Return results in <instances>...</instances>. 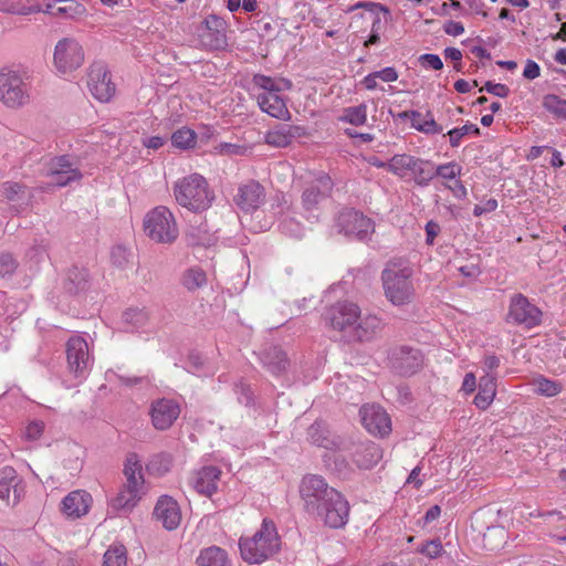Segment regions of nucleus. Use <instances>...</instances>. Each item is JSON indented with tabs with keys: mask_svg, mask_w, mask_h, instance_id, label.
Segmentation results:
<instances>
[{
	"mask_svg": "<svg viewBox=\"0 0 566 566\" xmlns=\"http://www.w3.org/2000/svg\"><path fill=\"white\" fill-rule=\"evenodd\" d=\"M469 134L480 135V128L474 124H467L462 127L449 130L448 135L450 137V145L452 147H458L461 144L462 137Z\"/></svg>",
	"mask_w": 566,
	"mask_h": 566,
	"instance_id": "obj_49",
	"label": "nucleus"
},
{
	"mask_svg": "<svg viewBox=\"0 0 566 566\" xmlns=\"http://www.w3.org/2000/svg\"><path fill=\"white\" fill-rule=\"evenodd\" d=\"M436 177L455 179L461 174V167L455 163H448L434 167Z\"/></svg>",
	"mask_w": 566,
	"mask_h": 566,
	"instance_id": "obj_50",
	"label": "nucleus"
},
{
	"mask_svg": "<svg viewBox=\"0 0 566 566\" xmlns=\"http://www.w3.org/2000/svg\"><path fill=\"white\" fill-rule=\"evenodd\" d=\"M390 361L397 373L408 376L415 374L421 367L423 359L418 349L401 346L394 349Z\"/></svg>",
	"mask_w": 566,
	"mask_h": 566,
	"instance_id": "obj_22",
	"label": "nucleus"
},
{
	"mask_svg": "<svg viewBox=\"0 0 566 566\" xmlns=\"http://www.w3.org/2000/svg\"><path fill=\"white\" fill-rule=\"evenodd\" d=\"M483 369L485 370V375H492V371L500 366V358L495 355H488L484 358Z\"/></svg>",
	"mask_w": 566,
	"mask_h": 566,
	"instance_id": "obj_63",
	"label": "nucleus"
},
{
	"mask_svg": "<svg viewBox=\"0 0 566 566\" xmlns=\"http://www.w3.org/2000/svg\"><path fill=\"white\" fill-rule=\"evenodd\" d=\"M0 191L9 201H22L23 203H28L31 198L28 187L20 182L6 181L1 185Z\"/></svg>",
	"mask_w": 566,
	"mask_h": 566,
	"instance_id": "obj_38",
	"label": "nucleus"
},
{
	"mask_svg": "<svg viewBox=\"0 0 566 566\" xmlns=\"http://www.w3.org/2000/svg\"><path fill=\"white\" fill-rule=\"evenodd\" d=\"M123 473L125 483L111 501V507L115 511L133 510L146 493L143 463L136 453L127 454Z\"/></svg>",
	"mask_w": 566,
	"mask_h": 566,
	"instance_id": "obj_3",
	"label": "nucleus"
},
{
	"mask_svg": "<svg viewBox=\"0 0 566 566\" xmlns=\"http://www.w3.org/2000/svg\"><path fill=\"white\" fill-rule=\"evenodd\" d=\"M84 50L72 38L60 40L54 49L53 62L60 73L66 74L77 70L84 63Z\"/></svg>",
	"mask_w": 566,
	"mask_h": 566,
	"instance_id": "obj_11",
	"label": "nucleus"
},
{
	"mask_svg": "<svg viewBox=\"0 0 566 566\" xmlns=\"http://www.w3.org/2000/svg\"><path fill=\"white\" fill-rule=\"evenodd\" d=\"M413 180L419 186H427L434 177V166L428 160L416 159L415 168L411 169Z\"/></svg>",
	"mask_w": 566,
	"mask_h": 566,
	"instance_id": "obj_40",
	"label": "nucleus"
},
{
	"mask_svg": "<svg viewBox=\"0 0 566 566\" xmlns=\"http://www.w3.org/2000/svg\"><path fill=\"white\" fill-rule=\"evenodd\" d=\"M197 135L193 130L182 127L171 135V143L180 149H188L196 145Z\"/></svg>",
	"mask_w": 566,
	"mask_h": 566,
	"instance_id": "obj_45",
	"label": "nucleus"
},
{
	"mask_svg": "<svg viewBox=\"0 0 566 566\" xmlns=\"http://www.w3.org/2000/svg\"><path fill=\"white\" fill-rule=\"evenodd\" d=\"M189 241L192 244L197 245H211L214 242L213 234L208 233L207 231H203L201 233L200 229L191 228L189 232L187 233Z\"/></svg>",
	"mask_w": 566,
	"mask_h": 566,
	"instance_id": "obj_51",
	"label": "nucleus"
},
{
	"mask_svg": "<svg viewBox=\"0 0 566 566\" xmlns=\"http://www.w3.org/2000/svg\"><path fill=\"white\" fill-rule=\"evenodd\" d=\"M93 503L92 495L84 490L70 492L61 502L62 514L70 520H77L85 516Z\"/></svg>",
	"mask_w": 566,
	"mask_h": 566,
	"instance_id": "obj_21",
	"label": "nucleus"
},
{
	"mask_svg": "<svg viewBox=\"0 0 566 566\" xmlns=\"http://www.w3.org/2000/svg\"><path fill=\"white\" fill-rule=\"evenodd\" d=\"M542 311L522 294L512 297L509 310V318L515 324L527 328L538 326L542 322Z\"/></svg>",
	"mask_w": 566,
	"mask_h": 566,
	"instance_id": "obj_15",
	"label": "nucleus"
},
{
	"mask_svg": "<svg viewBox=\"0 0 566 566\" xmlns=\"http://www.w3.org/2000/svg\"><path fill=\"white\" fill-rule=\"evenodd\" d=\"M360 307L349 301H338L328 308H326L323 321L326 326L334 331L347 334L350 336L355 324L360 317Z\"/></svg>",
	"mask_w": 566,
	"mask_h": 566,
	"instance_id": "obj_8",
	"label": "nucleus"
},
{
	"mask_svg": "<svg viewBox=\"0 0 566 566\" xmlns=\"http://www.w3.org/2000/svg\"><path fill=\"white\" fill-rule=\"evenodd\" d=\"M44 422L41 420L30 421L24 429V438L29 441H36L44 431Z\"/></svg>",
	"mask_w": 566,
	"mask_h": 566,
	"instance_id": "obj_53",
	"label": "nucleus"
},
{
	"mask_svg": "<svg viewBox=\"0 0 566 566\" xmlns=\"http://www.w3.org/2000/svg\"><path fill=\"white\" fill-rule=\"evenodd\" d=\"M377 78L384 82H395L398 78V73L394 67H385L375 72Z\"/></svg>",
	"mask_w": 566,
	"mask_h": 566,
	"instance_id": "obj_61",
	"label": "nucleus"
},
{
	"mask_svg": "<svg viewBox=\"0 0 566 566\" xmlns=\"http://www.w3.org/2000/svg\"><path fill=\"white\" fill-rule=\"evenodd\" d=\"M90 274L86 269L73 266L69 270L64 287L70 293H78L88 286Z\"/></svg>",
	"mask_w": 566,
	"mask_h": 566,
	"instance_id": "obj_37",
	"label": "nucleus"
},
{
	"mask_svg": "<svg viewBox=\"0 0 566 566\" xmlns=\"http://www.w3.org/2000/svg\"><path fill=\"white\" fill-rule=\"evenodd\" d=\"M333 181L327 175H321L304 190L302 201L307 210L315 208L321 201L331 196Z\"/></svg>",
	"mask_w": 566,
	"mask_h": 566,
	"instance_id": "obj_23",
	"label": "nucleus"
},
{
	"mask_svg": "<svg viewBox=\"0 0 566 566\" xmlns=\"http://www.w3.org/2000/svg\"><path fill=\"white\" fill-rule=\"evenodd\" d=\"M49 171V175L53 177V182L59 187H64L82 178L77 163L66 155L52 159Z\"/></svg>",
	"mask_w": 566,
	"mask_h": 566,
	"instance_id": "obj_20",
	"label": "nucleus"
},
{
	"mask_svg": "<svg viewBox=\"0 0 566 566\" xmlns=\"http://www.w3.org/2000/svg\"><path fill=\"white\" fill-rule=\"evenodd\" d=\"M280 537L275 524L264 518L261 528L251 537L240 538L242 558L250 564H260L280 549Z\"/></svg>",
	"mask_w": 566,
	"mask_h": 566,
	"instance_id": "obj_4",
	"label": "nucleus"
},
{
	"mask_svg": "<svg viewBox=\"0 0 566 566\" xmlns=\"http://www.w3.org/2000/svg\"><path fill=\"white\" fill-rule=\"evenodd\" d=\"M30 83L27 76L3 69L0 71V101L10 108H20L30 101Z\"/></svg>",
	"mask_w": 566,
	"mask_h": 566,
	"instance_id": "obj_6",
	"label": "nucleus"
},
{
	"mask_svg": "<svg viewBox=\"0 0 566 566\" xmlns=\"http://www.w3.org/2000/svg\"><path fill=\"white\" fill-rule=\"evenodd\" d=\"M380 25H381V21H380V18H376L373 22V27H371V34L370 36L368 38V40L365 42V45L368 46V45H371V44H376L379 42V30H380Z\"/></svg>",
	"mask_w": 566,
	"mask_h": 566,
	"instance_id": "obj_62",
	"label": "nucleus"
},
{
	"mask_svg": "<svg viewBox=\"0 0 566 566\" xmlns=\"http://www.w3.org/2000/svg\"><path fill=\"white\" fill-rule=\"evenodd\" d=\"M81 6L75 0H44L42 11L54 17L72 18L80 13Z\"/></svg>",
	"mask_w": 566,
	"mask_h": 566,
	"instance_id": "obj_32",
	"label": "nucleus"
},
{
	"mask_svg": "<svg viewBox=\"0 0 566 566\" xmlns=\"http://www.w3.org/2000/svg\"><path fill=\"white\" fill-rule=\"evenodd\" d=\"M340 119L355 126L364 125L367 120V106L360 104L358 106L347 107L344 109Z\"/></svg>",
	"mask_w": 566,
	"mask_h": 566,
	"instance_id": "obj_44",
	"label": "nucleus"
},
{
	"mask_svg": "<svg viewBox=\"0 0 566 566\" xmlns=\"http://www.w3.org/2000/svg\"><path fill=\"white\" fill-rule=\"evenodd\" d=\"M483 90L499 97H506L510 93V88L506 85L501 83H492L490 81L486 82L485 85L481 88V91Z\"/></svg>",
	"mask_w": 566,
	"mask_h": 566,
	"instance_id": "obj_56",
	"label": "nucleus"
},
{
	"mask_svg": "<svg viewBox=\"0 0 566 566\" xmlns=\"http://www.w3.org/2000/svg\"><path fill=\"white\" fill-rule=\"evenodd\" d=\"M199 566H231L226 551L217 546H210L200 552L197 557Z\"/></svg>",
	"mask_w": 566,
	"mask_h": 566,
	"instance_id": "obj_36",
	"label": "nucleus"
},
{
	"mask_svg": "<svg viewBox=\"0 0 566 566\" xmlns=\"http://www.w3.org/2000/svg\"><path fill=\"white\" fill-rule=\"evenodd\" d=\"M154 515L167 530L177 528L181 520L179 506L170 496H161L158 500Z\"/></svg>",
	"mask_w": 566,
	"mask_h": 566,
	"instance_id": "obj_27",
	"label": "nucleus"
},
{
	"mask_svg": "<svg viewBox=\"0 0 566 566\" xmlns=\"http://www.w3.org/2000/svg\"><path fill=\"white\" fill-rule=\"evenodd\" d=\"M220 475V469L216 467H205L195 473L191 484L198 493L210 497L218 489Z\"/></svg>",
	"mask_w": 566,
	"mask_h": 566,
	"instance_id": "obj_29",
	"label": "nucleus"
},
{
	"mask_svg": "<svg viewBox=\"0 0 566 566\" xmlns=\"http://www.w3.org/2000/svg\"><path fill=\"white\" fill-rule=\"evenodd\" d=\"M171 464H172L171 455L167 454V453H160V454L153 457V459L149 461L147 468L150 472L161 475L170 470Z\"/></svg>",
	"mask_w": 566,
	"mask_h": 566,
	"instance_id": "obj_48",
	"label": "nucleus"
},
{
	"mask_svg": "<svg viewBox=\"0 0 566 566\" xmlns=\"http://www.w3.org/2000/svg\"><path fill=\"white\" fill-rule=\"evenodd\" d=\"M336 227L338 228V232L359 240H364L374 231L373 221L353 209H346L339 212Z\"/></svg>",
	"mask_w": 566,
	"mask_h": 566,
	"instance_id": "obj_13",
	"label": "nucleus"
},
{
	"mask_svg": "<svg viewBox=\"0 0 566 566\" xmlns=\"http://www.w3.org/2000/svg\"><path fill=\"white\" fill-rule=\"evenodd\" d=\"M443 30L448 35L458 36L464 32V27L461 22L450 20L444 24Z\"/></svg>",
	"mask_w": 566,
	"mask_h": 566,
	"instance_id": "obj_60",
	"label": "nucleus"
},
{
	"mask_svg": "<svg viewBox=\"0 0 566 566\" xmlns=\"http://www.w3.org/2000/svg\"><path fill=\"white\" fill-rule=\"evenodd\" d=\"M497 208L496 199L490 198L480 205H475L473 209V213L475 217H480L484 213H489L494 211Z\"/></svg>",
	"mask_w": 566,
	"mask_h": 566,
	"instance_id": "obj_57",
	"label": "nucleus"
},
{
	"mask_svg": "<svg viewBox=\"0 0 566 566\" xmlns=\"http://www.w3.org/2000/svg\"><path fill=\"white\" fill-rule=\"evenodd\" d=\"M308 440L318 447L334 449L337 447L335 437L327 427L319 421L314 422L307 430Z\"/></svg>",
	"mask_w": 566,
	"mask_h": 566,
	"instance_id": "obj_35",
	"label": "nucleus"
},
{
	"mask_svg": "<svg viewBox=\"0 0 566 566\" xmlns=\"http://www.w3.org/2000/svg\"><path fill=\"white\" fill-rule=\"evenodd\" d=\"M336 492L338 491L328 486L324 478L316 474L305 475L300 485V494L308 513L317 511L322 502L331 497V493Z\"/></svg>",
	"mask_w": 566,
	"mask_h": 566,
	"instance_id": "obj_10",
	"label": "nucleus"
},
{
	"mask_svg": "<svg viewBox=\"0 0 566 566\" xmlns=\"http://www.w3.org/2000/svg\"><path fill=\"white\" fill-rule=\"evenodd\" d=\"M66 359L71 373L84 376L93 364L86 340L80 336L71 337L66 343Z\"/></svg>",
	"mask_w": 566,
	"mask_h": 566,
	"instance_id": "obj_14",
	"label": "nucleus"
},
{
	"mask_svg": "<svg viewBox=\"0 0 566 566\" xmlns=\"http://www.w3.org/2000/svg\"><path fill=\"white\" fill-rule=\"evenodd\" d=\"M382 458V451L374 442L360 444L354 453V461L359 468L370 469Z\"/></svg>",
	"mask_w": 566,
	"mask_h": 566,
	"instance_id": "obj_31",
	"label": "nucleus"
},
{
	"mask_svg": "<svg viewBox=\"0 0 566 566\" xmlns=\"http://www.w3.org/2000/svg\"><path fill=\"white\" fill-rule=\"evenodd\" d=\"M181 284L189 292H193L207 284V274L199 266L190 268L182 273Z\"/></svg>",
	"mask_w": 566,
	"mask_h": 566,
	"instance_id": "obj_39",
	"label": "nucleus"
},
{
	"mask_svg": "<svg viewBox=\"0 0 566 566\" xmlns=\"http://www.w3.org/2000/svg\"><path fill=\"white\" fill-rule=\"evenodd\" d=\"M122 318L130 331L151 333L156 329L151 312L145 307L128 308L123 313Z\"/></svg>",
	"mask_w": 566,
	"mask_h": 566,
	"instance_id": "obj_28",
	"label": "nucleus"
},
{
	"mask_svg": "<svg viewBox=\"0 0 566 566\" xmlns=\"http://www.w3.org/2000/svg\"><path fill=\"white\" fill-rule=\"evenodd\" d=\"M252 95L262 112L281 119L290 120L291 113L286 105V99L282 93L292 88V82L281 76H268L264 74H254L251 81Z\"/></svg>",
	"mask_w": 566,
	"mask_h": 566,
	"instance_id": "obj_1",
	"label": "nucleus"
},
{
	"mask_svg": "<svg viewBox=\"0 0 566 566\" xmlns=\"http://www.w3.org/2000/svg\"><path fill=\"white\" fill-rule=\"evenodd\" d=\"M426 243L431 245L434 242V239L438 237V234L441 231V228L438 222L430 220L427 222L426 227Z\"/></svg>",
	"mask_w": 566,
	"mask_h": 566,
	"instance_id": "obj_58",
	"label": "nucleus"
},
{
	"mask_svg": "<svg viewBox=\"0 0 566 566\" xmlns=\"http://www.w3.org/2000/svg\"><path fill=\"white\" fill-rule=\"evenodd\" d=\"M180 411V405L177 401L166 398L158 399L150 407L151 423L157 430H167L178 419Z\"/></svg>",
	"mask_w": 566,
	"mask_h": 566,
	"instance_id": "obj_19",
	"label": "nucleus"
},
{
	"mask_svg": "<svg viewBox=\"0 0 566 566\" xmlns=\"http://www.w3.org/2000/svg\"><path fill=\"white\" fill-rule=\"evenodd\" d=\"M419 61L421 65L426 69L441 70L443 67V63L437 54H422L419 57Z\"/></svg>",
	"mask_w": 566,
	"mask_h": 566,
	"instance_id": "obj_55",
	"label": "nucleus"
},
{
	"mask_svg": "<svg viewBox=\"0 0 566 566\" xmlns=\"http://www.w3.org/2000/svg\"><path fill=\"white\" fill-rule=\"evenodd\" d=\"M174 196L181 207L195 212L207 210L214 200L213 190L199 174L179 179L174 186Z\"/></svg>",
	"mask_w": 566,
	"mask_h": 566,
	"instance_id": "obj_5",
	"label": "nucleus"
},
{
	"mask_svg": "<svg viewBox=\"0 0 566 566\" xmlns=\"http://www.w3.org/2000/svg\"><path fill=\"white\" fill-rule=\"evenodd\" d=\"M544 108L559 118H566V99L555 94H548L543 98Z\"/></svg>",
	"mask_w": 566,
	"mask_h": 566,
	"instance_id": "obj_46",
	"label": "nucleus"
},
{
	"mask_svg": "<svg viewBox=\"0 0 566 566\" xmlns=\"http://www.w3.org/2000/svg\"><path fill=\"white\" fill-rule=\"evenodd\" d=\"M416 159V157L407 154L395 155L388 161V171L405 177L408 171L411 172V169L415 168Z\"/></svg>",
	"mask_w": 566,
	"mask_h": 566,
	"instance_id": "obj_41",
	"label": "nucleus"
},
{
	"mask_svg": "<svg viewBox=\"0 0 566 566\" xmlns=\"http://www.w3.org/2000/svg\"><path fill=\"white\" fill-rule=\"evenodd\" d=\"M304 135L305 128L302 126L280 124L266 133L265 143L272 147L283 148Z\"/></svg>",
	"mask_w": 566,
	"mask_h": 566,
	"instance_id": "obj_26",
	"label": "nucleus"
},
{
	"mask_svg": "<svg viewBox=\"0 0 566 566\" xmlns=\"http://www.w3.org/2000/svg\"><path fill=\"white\" fill-rule=\"evenodd\" d=\"M127 552L124 545L115 544L104 554V566H126Z\"/></svg>",
	"mask_w": 566,
	"mask_h": 566,
	"instance_id": "obj_42",
	"label": "nucleus"
},
{
	"mask_svg": "<svg viewBox=\"0 0 566 566\" xmlns=\"http://www.w3.org/2000/svg\"><path fill=\"white\" fill-rule=\"evenodd\" d=\"M25 485L22 478L12 467L0 470V500L15 506L24 496Z\"/></svg>",
	"mask_w": 566,
	"mask_h": 566,
	"instance_id": "obj_17",
	"label": "nucleus"
},
{
	"mask_svg": "<svg viewBox=\"0 0 566 566\" xmlns=\"http://www.w3.org/2000/svg\"><path fill=\"white\" fill-rule=\"evenodd\" d=\"M331 528L344 527L348 522L349 504L340 492L331 493L314 513Z\"/></svg>",
	"mask_w": 566,
	"mask_h": 566,
	"instance_id": "obj_9",
	"label": "nucleus"
},
{
	"mask_svg": "<svg viewBox=\"0 0 566 566\" xmlns=\"http://www.w3.org/2000/svg\"><path fill=\"white\" fill-rule=\"evenodd\" d=\"M227 22L214 14L207 17L199 33L201 44L211 51L222 50L228 45Z\"/></svg>",
	"mask_w": 566,
	"mask_h": 566,
	"instance_id": "obj_16",
	"label": "nucleus"
},
{
	"mask_svg": "<svg viewBox=\"0 0 566 566\" xmlns=\"http://www.w3.org/2000/svg\"><path fill=\"white\" fill-rule=\"evenodd\" d=\"M86 83L91 94L101 102H108L115 94V84L112 82L111 73L102 62L91 64Z\"/></svg>",
	"mask_w": 566,
	"mask_h": 566,
	"instance_id": "obj_12",
	"label": "nucleus"
},
{
	"mask_svg": "<svg viewBox=\"0 0 566 566\" xmlns=\"http://www.w3.org/2000/svg\"><path fill=\"white\" fill-rule=\"evenodd\" d=\"M385 324L377 315L368 314L360 316L349 336L352 340L364 343L376 338L382 331Z\"/></svg>",
	"mask_w": 566,
	"mask_h": 566,
	"instance_id": "obj_25",
	"label": "nucleus"
},
{
	"mask_svg": "<svg viewBox=\"0 0 566 566\" xmlns=\"http://www.w3.org/2000/svg\"><path fill=\"white\" fill-rule=\"evenodd\" d=\"M505 538V532L501 527L492 526L488 527L483 534V545L489 551H494L503 543Z\"/></svg>",
	"mask_w": 566,
	"mask_h": 566,
	"instance_id": "obj_47",
	"label": "nucleus"
},
{
	"mask_svg": "<svg viewBox=\"0 0 566 566\" xmlns=\"http://www.w3.org/2000/svg\"><path fill=\"white\" fill-rule=\"evenodd\" d=\"M442 551L443 546L440 539L429 541L418 549L419 553L426 555L429 558H437L441 555Z\"/></svg>",
	"mask_w": 566,
	"mask_h": 566,
	"instance_id": "obj_54",
	"label": "nucleus"
},
{
	"mask_svg": "<svg viewBox=\"0 0 566 566\" xmlns=\"http://www.w3.org/2000/svg\"><path fill=\"white\" fill-rule=\"evenodd\" d=\"M144 231L158 243H172L178 237V227L172 212L159 206L149 211L144 219Z\"/></svg>",
	"mask_w": 566,
	"mask_h": 566,
	"instance_id": "obj_7",
	"label": "nucleus"
},
{
	"mask_svg": "<svg viewBox=\"0 0 566 566\" xmlns=\"http://www.w3.org/2000/svg\"><path fill=\"white\" fill-rule=\"evenodd\" d=\"M17 266L18 262L12 254L7 252L0 253V276L4 277L13 274Z\"/></svg>",
	"mask_w": 566,
	"mask_h": 566,
	"instance_id": "obj_52",
	"label": "nucleus"
},
{
	"mask_svg": "<svg viewBox=\"0 0 566 566\" xmlns=\"http://www.w3.org/2000/svg\"><path fill=\"white\" fill-rule=\"evenodd\" d=\"M264 199L265 191L263 186L254 180L242 185L234 198L240 209L247 212L258 209L263 203Z\"/></svg>",
	"mask_w": 566,
	"mask_h": 566,
	"instance_id": "obj_24",
	"label": "nucleus"
},
{
	"mask_svg": "<svg viewBox=\"0 0 566 566\" xmlns=\"http://www.w3.org/2000/svg\"><path fill=\"white\" fill-rule=\"evenodd\" d=\"M496 394V384L494 375H484L480 378L479 392L474 398L478 408L485 410L493 401Z\"/></svg>",
	"mask_w": 566,
	"mask_h": 566,
	"instance_id": "obj_33",
	"label": "nucleus"
},
{
	"mask_svg": "<svg viewBox=\"0 0 566 566\" xmlns=\"http://www.w3.org/2000/svg\"><path fill=\"white\" fill-rule=\"evenodd\" d=\"M361 423L366 430L379 437H385L391 431V420L388 413L378 405H365L360 408Z\"/></svg>",
	"mask_w": 566,
	"mask_h": 566,
	"instance_id": "obj_18",
	"label": "nucleus"
},
{
	"mask_svg": "<svg viewBox=\"0 0 566 566\" xmlns=\"http://www.w3.org/2000/svg\"><path fill=\"white\" fill-rule=\"evenodd\" d=\"M400 116L408 117L411 119V126L424 134H440L442 127L439 126L430 112L422 116L417 111L403 112Z\"/></svg>",
	"mask_w": 566,
	"mask_h": 566,
	"instance_id": "obj_34",
	"label": "nucleus"
},
{
	"mask_svg": "<svg viewBox=\"0 0 566 566\" xmlns=\"http://www.w3.org/2000/svg\"><path fill=\"white\" fill-rule=\"evenodd\" d=\"M165 144V139L160 136H151L143 140V145L154 150L159 149Z\"/></svg>",
	"mask_w": 566,
	"mask_h": 566,
	"instance_id": "obj_64",
	"label": "nucleus"
},
{
	"mask_svg": "<svg viewBox=\"0 0 566 566\" xmlns=\"http://www.w3.org/2000/svg\"><path fill=\"white\" fill-rule=\"evenodd\" d=\"M413 270L402 260L389 261L381 272V283L386 300L396 307L411 304L416 298L412 280Z\"/></svg>",
	"mask_w": 566,
	"mask_h": 566,
	"instance_id": "obj_2",
	"label": "nucleus"
},
{
	"mask_svg": "<svg viewBox=\"0 0 566 566\" xmlns=\"http://www.w3.org/2000/svg\"><path fill=\"white\" fill-rule=\"evenodd\" d=\"M262 363L273 375H281L286 371L290 360L284 350L277 346H271L262 354Z\"/></svg>",
	"mask_w": 566,
	"mask_h": 566,
	"instance_id": "obj_30",
	"label": "nucleus"
},
{
	"mask_svg": "<svg viewBox=\"0 0 566 566\" xmlns=\"http://www.w3.org/2000/svg\"><path fill=\"white\" fill-rule=\"evenodd\" d=\"M535 391L542 396L554 397L563 390L560 382L538 376L533 380Z\"/></svg>",
	"mask_w": 566,
	"mask_h": 566,
	"instance_id": "obj_43",
	"label": "nucleus"
},
{
	"mask_svg": "<svg viewBox=\"0 0 566 566\" xmlns=\"http://www.w3.org/2000/svg\"><path fill=\"white\" fill-rule=\"evenodd\" d=\"M539 74H541L539 65L532 60H527L526 65L523 71V76L527 80H535L536 77L539 76Z\"/></svg>",
	"mask_w": 566,
	"mask_h": 566,
	"instance_id": "obj_59",
	"label": "nucleus"
}]
</instances>
